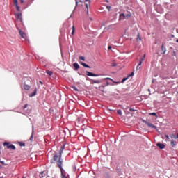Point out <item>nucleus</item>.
Returning a JSON list of instances; mask_svg holds the SVG:
<instances>
[{"mask_svg":"<svg viewBox=\"0 0 178 178\" xmlns=\"http://www.w3.org/2000/svg\"><path fill=\"white\" fill-rule=\"evenodd\" d=\"M136 41H141V36H140V33L137 34Z\"/></svg>","mask_w":178,"mask_h":178,"instance_id":"obj_21","label":"nucleus"},{"mask_svg":"<svg viewBox=\"0 0 178 178\" xmlns=\"http://www.w3.org/2000/svg\"><path fill=\"white\" fill-rule=\"evenodd\" d=\"M20 3H24V0H20Z\"/></svg>","mask_w":178,"mask_h":178,"instance_id":"obj_42","label":"nucleus"},{"mask_svg":"<svg viewBox=\"0 0 178 178\" xmlns=\"http://www.w3.org/2000/svg\"><path fill=\"white\" fill-rule=\"evenodd\" d=\"M129 111L131 112H136V111H137V110L134 109V108H129Z\"/></svg>","mask_w":178,"mask_h":178,"instance_id":"obj_30","label":"nucleus"},{"mask_svg":"<svg viewBox=\"0 0 178 178\" xmlns=\"http://www.w3.org/2000/svg\"><path fill=\"white\" fill-rule=\"evenodd\" d=\"M121 20H126L124 18V13H121L119 17V21L120 22Z\"/></svg>","mask_w":178,"mask_h":178,"instance_id":"obj_12","label":"nucleus"},{"mask_svg":"<svg viewBox=\"0 0 178 178\" xmlns=\"http://www.w3.org/2000/svg\"><path fill=\"white\" fill-rule=\"evenodd\" d=\"M145 58V54L143 55V57L142 58V59H143V60H144Z\"/></svg>","mask_w":178,"mask_h":178,"instance_id":"obj_44","label":"nucleus"},{"mask_svg":"<svg viewBox=\"0 0 178 178\" xmlns=\"http://www.w3.org/2000/svg\"><path fill=\"white\" fill-rule=\"evenodd\" d=\"M143 123H145V124H147V126H148V127H151V129H156V126L151 124V122H148V121H145L144 120H143Z\"/></svg>","mask_w":178,"mask_h":178,"instance_id":"obj_4","label":"nucleus"},{"mask_svg":"<svg viewBox=\"0 0 178 178\" xmlns=\"http://www.w3.org/2000/svg\"><path fill=\"white\" fill-rule=\"evenodd\" d=\"M131 76H134V72H132L129 76H128V77H130Z\"/></svg>","mask_w":178,"mask_h":178,"instance_id":"obj_40","label":"nucleus"},{"mask_svg":"<svg viewBox=\"0 0 178 178\" xmlns=\"http://www.w3.org/2000/svg\"><path fill=\"white\" fill-rule=\"evenodd\" d=\"M171 145L175 147L176 145L175 144V141H171Z\"/></svg>","mask_w":178,"mask_h":178,"instance_id":"obj_37","label":"nucleus"},{"mask_svg":"<svg viewBox=\"0 0 178 178\" xmlns=\"http://www.w3.org/2000/svg\"><path fill=\"white\" fill-rule=\"evenodd\" d=\"M22 178H26V177H23Z\"/></svg>","mask_w":178,"mask_h":178,"instance_id":"obj_54","label":"nucleus"},{"mask_svg":"<svg viewBox=\"0 0 178 178\" xmlns=\"http://www.w3.org/2000/svg\"><path fill=\"white\" fill-rule=\"evenodd\" d=\"M0 168H2V166L0 165Z\"/></svg>","mask_w":178,"mask_h":178,"instance_id":"obj_53","label":"nucleus"},{"mask_svg":"<svg viewBox=\"0 0 178 178\" xmlns=\"http://www.w3.org/2000/svg\"><path fill=\"white\" fill-rule=\"evenodd\" d=\"M176 42H178V39H177Z\"/></svg>","mask_w":178,"mask_h":178,"instance_id":"obj_50","label":"nucleus"},{"mask_svg":"<svg viewBox=\"0 0 178 178\" xmlns=\"http://www.w3.org/2000/svg\"><path fill=\"white\" fill-rule=\"evenodd\" d=\"M36 94H37V90H35V91L32 94L29 95V97H34L35 96Z\"/></svg>","mask_w":178,"mask_h":178,"instance_id":"obj_23","label":"nucleus"},{"mask_svg":"<svg viewBox=\"0 0 178 178\" xmlns=\"http://www.w3.org/2000/svg\"><path fill=\"white\" fill-rule=\"evenodd\" d=\"M108 50L112 49V47L108 46Z\"/></svg>","mask_w":178,"mask_h":178,"instance_id":"obj_43","label":"nucleus"},{"mask_svg":"<svg viewBox=\"0 0 178 178\" xmlns=\"http://www.w3.org/2000/svg\"><path fill=\"white\" fill-rule=\"evenodd\" d=\"M90 83H91V84H101V81L100 80L91 79Z\"/></svg>","mask_w":178,"mask_h":178,"instance_id":"obj_8","label":"nucleus"},{"mask_svg":"<svg viewBox=\"0 0 178 178\" xmlns=\"http://www.w3.org/2000/svg\"><path fill=\"white\" fill-rule=\"evenodd\" d=\"M0 163H1V165H5V161H0Z\"/></svg>","mask_w":178,"mask_h":178,"instance_id":"obj_41","label":"nucleus"},{"mask_svg":"<svg viewBox=\"0 0 178 178\" xmlns=\"http://www.w3.org/2000/svg\"><path fill=\"white\" fill-rule=\"evenodd\" d=\"M40 84H42V81H40Z\"/></svg>","mask_w":178,"mask_h":178,"instance_id":"obj_49","label":"nucleus"},{"mask_svg":"<svg viewBox=\"0 0 178 178\" xmlns=\"http://www.w3.org/2000/svg\"><path fill=\"white\" fill-rule=\"evenodd\" d=\"M28 106H29V104H25V105L23 106V109L24 110V109L27 108Z\"/></svg>","mask_w":178,"mask_h":178,"instance_id":"obj_34","label":"nucleus"},{"mask_svg":"<svg viewBox=\"0 0 178 178\" xmlns=\"http://www.w3.org/2000/svg\"><path fill=\"white\" fill-rule=\"evenodd\" d=\"M33 136H34V130H33L32 134H31V136L30 137V140L31 141H33Z\"/></svg>","mask_w":178,"mask_h":178,"instance_id":"obj_27","label":"nucleus"},{"mask_svg":"<svg viewBox=\"0 0 178 178\" xmlns=\"http://www.w3.org/2000/svg\"><path fill=\"white\" fill-rule=\"evenodd\" d=\"M46 73L49 74V76H52V74H54V72L51 70H47Z\"/></svg>","mask_w":178,"mask_h":178,"instance_id":"obj_20","label":"nucleus"},{"mask_svg":"<svg viewBox=\"0 0 178 178\" xmlns=\"http://www.w3.org/2000/svg\"><path fill=\"white\" fill-rule=\"evenodd\" d=\"M73 66L75 70H79V69H80V65H79V64L76 63H74Z\"/></svg>","mask_w":178,"mask_h":178,"instance_id":"obj_13","label":"nucleus"},{"mask_svg":"<svg viewBox=\"0 0 178 178\" xmlns=\"http://www.w3.org/2000/svg\"><path fill=\"white\" fill-rule=\"evenodd\" d=\"M19 145L20 147H26V143H24L23 142H19Z\"/></svg>","mask_w":178,"mask_h":178,"instance_id":"obj_24","label":"nucleus"},{"mask_svg":"<svg viewBox=\"0 0 178 178\" xmlns=\"http://www.w3.org/2000/svg\"><path fill=\"white\" fill-rule=\"evenodd\" d=\"M82 66H83L84 67H88V69H90V65H88L84 63H82Z\"/></svg>","mask_w":178,"mask_h":178,"instance_id":"obj_26","label":"nucleus"},{"mask_svg":"<svg viewBox=\"0 0 178 178\" xmlns=\"http://www.w3.org/2000/svg\"><path fill=\"white\" fill-rule=\"evenodd\" d=\"M131 17V13H129L128 14H124L125 20H127Z\"/></svg>","mask_w":178,"mask_h":178,"instance_id":"obj_11","label":"nucleus"},{"mask_svg":"<svg viewBox=\"0 0 178 178\" xmlns=\"http://www.w3.org/2000/svg\"><path fill=\"white\" fill-rule=\"evenodd\" d=\"M79 2L76 1V5H78Z\"/></svg>","mask_w":178,"mask_h":178,"instance_id":"obj_48","label":"nucleus"},{"mask_svg":"<svg viewBox=\"0 0 178 178\" xmlns=\"http://www.w3.org/2000/svg\"><path fill=\"white\" fill-rule=\"evenodd\" d=\"M85 2V6L87 9V12H88V6L90 5V3H91V0H86Z\"/></svg>","mask_w":178,"mask_h":178,"instance_id":"obj_9","label":"nucleus"},{"mask_svg":"<svg viewBox=\"0 0 178 178\" xmlns=\"http://www.w3.org/2000/svg\"><path fill=\"white\" fill-rule=\"evenodd\" d=\"M51 163H56L60 170H62V166L63 165V160H62V156L58 154H54L52 159L51 160Z\"/></svg>","mask_w":178,"mask_h":178,"instance_id":"obj_1","label":"nucleus"},{"mask_svg":"<svg viewBox=\"0 0 178 178\" xmlns=\"http://www.w3.org/2000/svg\"><path fill=\"white\" fill-rule=\"evenodd\" d=\"M105 80H111V81H113V79H112L111 78H106Z\"/></svg>","mask_w":178,"mask_h":178,"instance_id":"obj_39","label":"nucleus"},{"mask_svg":"<svg viewBox=\"0 0 178 178\" xmlns=\"http://www.w3.org/2000/svg\"><path fill=\"white\" fill-rule=\"evenodd\" d=\"M40 178H44L45 177V172H42L40 175H39Z\"/></svg>","mask_w":178,"mask_h":178,"instance_id":"obj_19","label":"nucleus"},{"mask_svg":"<svg viewBox=\"0 0 178 178\" xmlns=\"http://www.w3.org/2000/svg\"><path fill=\"white\" fill-rule=\"evenodd\" d=\"M15 17L17 20H19L21 23H23V17H22V13H18L15 14Z\"/></svg>","mask_w":178,"mask_h":178,"instance_id":"obj_5","label":"nucleus"},{"mask_svg":"<svg viewBox=\"0 0 178 178\" xmlns=\"http://www.w3.org/2000/svg\"><path fill=\"white\" fill-rule=\"evenodd\" d=\"M108 84H109V83L107 82V85H108Z\"/></svg>","mask_w":178,"mask_h":178,"instance_id":"obj_52","label":"nucleus"},{"mask_svg":"<svg viewBox=\"0 0 178 178\" xmlns=\"http://www.w3.org/2000/svg\"><path fill=\"white\" fill-rule=\"evenodd\" d=\"M65 149V146H62L59 150V154L60 156H62V154H63V150Z\"/></svg>","mask_w":178,"mask_h":178,"instance_id":"obj_14","label":"nucleus"},{"mask_svg":"<svg viewBox=\"0 0 178 178\" xmlns=\"http://www.w3.org/2000/svg\"><path fill=\"white\" fill-rule=\"evenodd\" d=\"M8 149H13L15 151V149H16V147H15L13 145H10V146L8 147Z\"/></svg>","mask_w":178,"mask_h":178,"instance_id":"obj_18","label":"nucleus"},{"mask_svg":"<svg viewBox=\"0 0 178 178\" xmlns=\"http://www.w3.org/2000/svg\"><path fill=\"white\" fill-rule=\"evenodd\" d=\"M13 3H14V5H15V6L18 5L17 4V0H14Z\"/></svg>","mask_w":178,"mask_h":178,"instance_id":"obj_35","label":"nucleus"},{"mask_svg":"<svg viewBox=\"0 0 178 178\" xmlns=\"http://www.w3.org/2000/svg\"><path fill=\"white\" fill-rule=\"evenodd\" d=\"M106 9H108V11L111 10V6H106Z\"/></svg>","mask_w":178,"mask_h":178,"instance_id":"obj_36","label":"nucleus"},{"mask_svg":"<svg viewBox=\"0 0 178 178\" xmlns=\"http://www.w3.org/2000/svg\"><path fill=\"white\" fill-rule=\"evenodd\" d=\"M16 6V9L18 12H20V7L19 6V5L15 6Z\"/></svg>","mask_w":178,"mask_h":178,"instance_id":"obj_29","label":"nucleus"},{"mask_svg":"<svg viewBox=\"0 0 178 178\" xmlns=\"http://www.w3.org/2000/svg\"><path fill=\"white\" fill-rule=\"evenodd\" d=\"M74 90H75V91H77V88L74 87Z\"/></svg>","mask_w":178,"mask_h":178,"instance_id":"obj_45","label":"nucleus"},{"mask_svg":"<svg viewBox=\"0 0 178 178\" xmlns=\"http://www.w3.org/2000/svg\"><path fill=\"white\" fill-rule=\"evenodd\" d=\"M22 83H24V85H23L24 90L29 91V90L31 88V86H30V83H31V79L29 77H24L22 79Z\"/></svg>","mask_w":178,"mask_h":178,"instance_id":"obj_2","label":"nucleus"},{"mask_svg":"<svg viewBox=\"0 0 178 178\" xmlns=\"http://www.w3.org/2000/svg\"><path fill=\"white\" fill-rule=\"evenodd\" d=\"M129 106H127V107L125 108V109H129Z\"/></svg>","mask_w":178,"mask_h":178,"instance_id":"obj_46","label":"nucleus"},{"mask_svg":"<svg viewBox=\"0 0 178 178\" xmlns=\"http://www.w3.org/2000/svg\"><path fill=\"white\" fill-rule=\"evenodd\" d=\"M87 76H89L90 77H98L99 75L97 74H94L92 72H90L88 71L86 72Z\"/></svg>","mask_w":178,"mask_h":178,"instance_id":"obj_6","label":"nucleus"},{"mask_svg":"<svg viewBox=\"0 0 178 178\" xmlns=\"http://www.w3.org/2000/svg\"><path fill=\"white\" fill-rule=\"evenodd\" d=\"M60 172H61L62 178L66 177V173L63 172V167H62V170H60Z\"/></svg>","mask_w":178,"mask_h":178,"instance_id":"obj_17","label":"nucleus"},{"mask_svg":"<svg viewBox=\"0 0 178 178\" xmlns=\"http://www.w3.org/2000/svg\"><path fill=\"white\" fill-rule=\"evenodd\" d=\"M143 62H144V58H141L140 62H139V64L137 65L136 67V70H140V69H141V65H143Z\"/></svg>","mask_w":178,"mask_h":178,"instance_id":"obj_7","label":"nucleus"},{"mask_svg":"<svg viewBox=\"0 0 178 178\" xmlns=\"http://www.w3.org/2000/svg\"><path fill=\"white\" fill-rule=\"evenodd\" d=\"M79 59L80 60H83V61L86 60V58L83 56H80Z\"/></svg>","mask_w":178,"mask_h":178,"instance_id":"obj_32","label":"nucleus"},{"mask_svg":"<svg viewBox=\"0 0 178 178\" xmlns=\"http://www.w3.org/2000/svg\"><path fill=\"white\" fill-rule=\"evenodd\" d=\"M129 79V76L127 78H123L122 83H124V81H126V80H127Z\"/></svg>","mask_w":178,"mask_h":178,"instance_id":"obj_33","label":"nucleus"},{"mask_svg":"<svg viewBox=\"0 0 178 178\" xmlns=\"http://www.w3.org/2000/svg\"><path fill=\"white\" fill-rule=\"evenodd\" d=\"M161 51L163 54H166V48H164L163 44L161 45Z\"/></svg>","mask_w":178,"mask_h":178,"instance_id":"obj_15","label":"nucleus"},{"mask_svg":"<svg viewBox=\"0 0 178 178\" xmlns=\"http://www.w3.org/2000/svg\"><path fill=\"white\" fill-rule=\"evenodd\" d=\"M118 64L116 63H113L112 66L113 67H115V66H117Z\"/></svg>","mask_w":178,"mask_h":178,"instance_id":"obj_38","label":"nucleus"},{"mask_svg":"<svg viewBox=\"0 0 178 178\" xmlns=\"http://www.w3.org/2000/svg\"><path fill=\"white\" fill-rule=\"evenodd\" d=\"M156 147H159L160 149H163L165 148V145L162 143H157Z\"/></svg>","mask_w":178,"mask_h":178,"instance_id":"obj_10","label":"nucleus"},{"mask_svg":"<svg viewBox=\"0 0 178 178\" xmlns=\"http://www.w3.org/2000/svg\"><path fill=\"white\" fill-rule=\"evenodd\" d=\"M165 138H166V139H165V141H169V140H170L169 136L165 135Z\"/></svg>","mask_w":178,"mask_h":178,"instance_id":"obj_31","label":"nucleus"},{"mask_svg":"<svg viewBox=\"0 0 178 178\" xmlns=\"http://www.w3.org/2000/svg\"><path fill=\"white\" fill-rule=\"evenodd\" d=\"M177 138H178V134H177Z\"/></svg>","mask_w":178,"mask_h":178,"instance_id":"obj_51","label":"nucleus"},{"mask_svg":"<svg viewBox=\"0 0 178 178\" xmlns=\"http://www.w3.org/2000/svg\"><path fill=\"white\" fill-rule=\"evenodd\" d=\"M17 30H19V33L22 38H24L25 41H28L29 39L27 38V35H26L24 32L22 31L21 29L17 28Z\"/></svg>","mask_w":178,"mask_h":178,"instance_id":"obj_3","label":"nucleus"},{"mask_svg":"<svg viewBox=\"0 0 178 178\" xmlns=\"http://www.w3.org/2000/svg\"><path fill=\"white\" fill-rule=\"evenodd\" d=\"M10 143H8V142H5L4 143H3V146L4 147H6L7 148H8V149H9V147H10Z\"/></svg>","mask_w":178,"mask_h":178,"instance_id":"obj_16","label":"nucleus"},{"mask_svg":"<svg viewBox=\"0 0 178 178\" xmlns=\"http://www.w3.org/2000/svg\"><path fill=\"white\" fill-rule=\"evenodd\" d=\"M174 55H175V56H176V52H175V51H174Z\"/></svg>","mask_w":178,"mask_h":178,"instance_id":"obj_47","label":"nucleus"},{"mask_svg":"<svg viewBox=\"0 0 178 178\" xmlns=\"http://www.w3.org/2000/svg\"><path fill=\"white\" fill-rule=\"evenodd\" d=\"M149 116H156V118H158V115H156V113H149Z\"/></svg>","mask_w":178,"mask_h":178,"instance_id":"obj_22","label":"nucleus"},{"mask_svg":"<svg viewBox=\"0 0 178 178\" xmlns=\"http://www.w3.org/2000/svg\"><path fill=\"white\" fill-rule=\"evenodd\" d=\"M117 113H118V115H120V116H122V110H118V111H117Z\"/></svg>","mask_w":178,"mask_h":178,"instance_id":"obj_28","label":"nucleus"},{"mask_svg":"<svg viewBox=\"0 0 178 178\" xmlns=\"http://www.w3.org/2000/svg\"><path fill=\"white\" fill-rule=\"evenodd\" d=\"M74 31H75L74 25H73L72 26V31L71 33V35H74Z\"/></svg>","mask_w":178,"mask_h":178,"instance_id":"obj_25","label":"nucleus"}]
</instances>
